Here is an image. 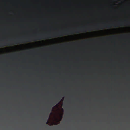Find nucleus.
<instances>
[{
    "mask_svg": "<svg viewBox=\"0 0 130 130\" xmlns=\"http://www.w3.org/2000/svg\"><path fill=\"white\" fill-rule=\"evenodd\" d=\"M50 35H51L50 34H47L46 35H43L42 36H39V37H36L35 38L36 39H35V40H39V39H43V38H41V37H42V36L46 37V38H50V37H51L50 36Z\"/></svg>",
    "mask_w": 130,
    "mask_h": 130,
    "instance_id": "1",
    "label": "nucleus"
},
{
    "mask_svg": "<svg viewBox=\"0 0 130 130\" xmlns=\"http://www.w3.org/2000/svg\"><path fill=\"white\" fill-rule=\"evenodd\" d=\"M9 44L8 43L4 42V43H0V47L2 46H6L9 45Z\"/></svg>",
    "mask_w": 130,
    "mask_h": 130,
    "instance_id": "2",
    "label": "nucleus"
},
{
    "mask_svg": "<svg viewBox=\"0 0 130 130\" xmlns=\"http://www.w3.org/2000/svg\"><path fill=\"white\" fill-rule=\"evenodd\" d=\"M64 32H59L58 33L56 34L57 35V36H62L65 35V34H64Z\"/></svg>",
    "mask_w": 130,
    "mask_h": 130,
    "instance_id": "3",
    "label": "nucleus"
},
{
    "mask_svg": "<svg viewBox=\"0 0 130 130\" xmlns=\"http://www.w3.org/2000/svg\"><path fill=\"white\" fill-rule=\"evenodd\" d=\"M112 25L110 24L109 25H106L105 24H104V26L105 27H110Z\"/></svg>",
    "mask_w": 130,
    "mask_h": 130,
    "instance_id": "4",
    "label": "nucleus"
},
{
    "mask_svg": "<svg viewBox=\"0 0 130 130\" xmlns=\"http://www.w3.org/2000/svg\"><path fill=\"white\" fill-rule=\"evenodd\" d=\"M124 22H119L118 23V24L120 25H123V24Z\"/></svg>",
    "mask_w": 130,
    "mask_h": 130,
    "instance_id": "5",
    "label": "nucleus"
},
{
    "mask_svg": "<svg viewBox=\"0 0 130 130\" xmlns=\"http://www.w3.org/2000/svg\"><path fill=\"white\" fill-rule=\"evenodd\" d=\"M62 115H63V114H62V115H61V118L60 119V120L59 121H58V122H59L60 121H61L62 118Z\"/></svg>",
    "mask_w": 130,
    "mask_h": 130,
    "instance_id": "6",
    "label": "nucleus"
},
{
    "mask_svg": "<svg viewBox=\"0 0 130 130\" xmlns=\"http://www.w3.org/2000/svg\"><path fill=\"white\" fill-rule=\"evenodd\" d=\"M14 43L15 44H17L19 43V42H18L16 40H14Z\"/></svg>",
    "mask_w": 130,
    "mask_h": 130,
    "instance_id": "7",
    "label": "nucleus"
},
{
    "mask_svg": "<svg viewBox=\"0 0 130 130\" xmlns=\"http://www.w3.org/2000/svg\"><path fill=\"white\" fill-rule=\"evenodd\" d=\"M27 39H28V40L27 41H28L30 42L31 41L30 39V38H27Z\"/></svg>",
    "mask_w": 130,
    "mask_h": 130,
    "instance_id": "8",
    "label": "nucleus"
},
{
    "mask_svg": "<svg viewBox=\"0 0 130 130\" xmlns=\"http://www.w3.org/2000/svg\"><path fill=\"white\" fill-rule=\"evenodd\" d=\"M57 124V123H54L53 124H49V125H52L53 124H55V125H56Z\"/></svg>",
    "mask_w": 130,
    "mask_h": 130,
    "instance_id": "9",
    "label": "nucleus"
},
{
    "mask_svg": "<svg viewBox=\"0 0 130 130\" xmlns=\"http://www.w3.org/2000/svg\"><path fill=\"white\" fill-rule=\"evenodd\" d=\"M46 124H48L49 122L48 121H47V122H46Z\"/></svg>",
    "mask_w": 130,
    "mask_h": 130,
    "instance_id": "10",
    "label": "nucleus"
},
{
    "mask_svg": "<svg viewBox=\"0 0 130 130\" xmlns=\"http://www.w3.org/2000/svg\"><path fill=\"white\" fill-rule=\"evenodd\" d=\"M97 26L98 27V29H99V25H97V26Z\"/></svg>",
    "mask_w": 130,
    "mask_h": 130,
    "instance_id": "11",
    "label": "nucleus"
},
{
    "mask_svg": "<svg viewBox=\"0 0 130 130\" xmlns=\"http://www.w3.org/2000/svg\"><path fill=\"white\" fill-rule=\"evenodd\" d=\"M75 33H78V32H77L76 31H75Z\"/></svg>",
    "mask_w": 130,
    "mask_h": 130,
    "instance_id": "12",
    "label": "nucleus"
},
{
    "mask_svg": "<svg viewBox=\"0 0 130 130\" xmlns=\"http://www.w3.org/2000/svg\"><path fill=\"white\" fill-rule=\"evenodd\" d=\"M81 29V28H79L78 29Z\"/></svg>",
    "mask_w": 130,
    "mask_h": 130,
    "instance_id": "13",
    "label": "nucleus"
},
{
    "mask_svg": "<svg viewBox=\"0 0 130 130\" xmlns=\"http://www.w3.org/2000/svg\"><path fill=\"white\" fill-rule=\"evenodd\" d=\"M71 33H73V32H72V31L71 32Z\"/></svg>",
    "mask_w": 130,
    "mask_h": 130,
    "instance_id": "14",
    "label": "nucleus"
},
{
    "mask_svg": "<svg viewBox=\"0 0 130 130\" xmlns=\"http://www.w3.org/2000/svg\"><path fill=\"white\" fill-rule=\"evenodd\" d=\"M55 105V104H54V105Z\"/></svg>",
    "mask_w": 130,
    "mask_h": 130,
    "instance_id": "15",
    "label": "nucleus"
},
{
    "mask_svg": "<svg viewBox=\"0 0 130 130\" xmlns=\"http://www.w3.org/2000/svg\"><path fill=\"white\" fill-rule=\"evenodd\" d=\"M55 105V104H54V105Z\"/></svg>",
    "mask_w": 130,
    "mask_h": 130,
    "instance_id": "16",
    "label": "nucleus"
},
{
    "mask_svg": "<svg viewBox=\"0 0 130 130\" xmlns=\"http://www.w3.org/2000/svg\"><path fill=\"white\" fill-rule=\"evenodd\" d=\"M55 105V104H54V105Z\"/></svg>",
    "mask_w": 130,
    "mask_h": 130,
    "instance_id": "17",
    "label": "nucleus"
},
{
    "mask_svg": "<svg viewBox=\"0 0 130 130\" xmlns=\"http://www.w3.org/2000/svg\"><path fill=\"white\" fill-rule=\"evenodd\" d=\"M20 40L19 39V40Z\"/></svg>",
    "mask_w": 130,
    "mask_h": 130,
    "instance_id": "18",
    "label": "nucleus"
}]
</instances>
